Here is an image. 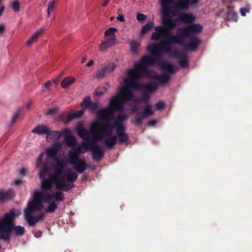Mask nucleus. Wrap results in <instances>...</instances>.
<instances>
[{
  "label": "nucleus",
  "mask_w": 252,
  "mask_h": 252,
  "mask_svg": "<svg viewBox=\"0 0 252 252\" xmlns=\"http://www.w3.org/2000/svg\"><path fill=\"white\" fill-rule=\"evenodd\" d=\"M155 57L147 55H144L140 61L134 63V68L129 69L127 71L128 78H126L124 82L126 85L131 89L143 90L141 94V101L147 103L150 99V93L155 92L158 89V85L154 82H151L143 85L138 82L139 79L144 76H148L149 71L148 66L155 64Z\"/></svg>",
  "instance_id": "nucleus-1"
},
{
  "label": "nucleus",
  "mask_w": 252,
  "mask_h": 252,
  "mask_svg": "<svg viewBox=\"0 0 252 252\" xmlns=\"http://www.w3.org/2000/svg\"><path fill=\"white\" fill-rule=\"evenodd\" d=\"M136 101V98L133 93L129 89L124 87L119 94L113 97L110 101L109 107L101 109L97 113L99 119L110 121L113 118L116 111H123L127 101Z\"/></svg>",
  "instance_id": "nucleus-2"
},
{
  "label": "nucleus",
  "mask_w": 252,
  "mask_h": 252,
  "mask_svg": "<svg viewBox=\"0 0 252 252\" xmlns=\"http://www.w3.org/2000/svg\"><path fill=\"white\" fill-rule=\"evenodd\" d=\"M155 32H154L151 35V40L157 41L160 40V44L164 46L165 53L171 54L173 51L171 50L172 44H179L180 45H185L184 39L185 38L183 32L179 30V28L177 30L176 34H173L172 31L167 30H158L154 29Z\"/></svg>",
  "instance_id": "nucleus-3"
},
{
  "label": "nucleus",
  "mask_w": 252,
  "mask_h": 252,
  "mask_svg": "<svg viewBox=\"0 0 252 252\" xmlns=\"http://www.w3.org/2000/svg\"><path fill=\"white\" fill-rule=\"evenodd\" d=\"M114 127V124L102 123L98 121L93 122L90 125V136L92 134L93 138L99 141L108 136V138L104 141V143L108 149H112L117 142V136L112 134Z\"/></svg>",
  "instance_id": "nucleus-4"
},
{
  "label": "nucleus",
  "mask_w": 252,
  "mask_h": 252,
  "mask_svg": "<svg viewBox=\"0 0 252 252\" xmlns=\"http://www.w3.org/2000/svg\"><path fill=\"white\" fill-rule=\"evenodd\" d=\"M88 149L87 144L83 142L82 145L80 144L68 152L69 162L74 166L75 169L79 173H83L87 168L85 159L79 158L80 154L85 153Z\"/></svg>",
  "instance_id": "nucleus-5"
},
{
  "label": "nucleus",
  "mask_w": 252,
  "mask_h": 252,
  "mask_svg": "<svg viewBox=\"0 0 252 252\" xmlns=\"http://www.w3.org/2000/svg\"><path fill=\"white\" fill-rule=\"evenodd\" d=\"M77 133L90 146L93 159L96 161H100L104 156V152L100 146L97 145L96 143L98 140L93 138L91 139L90 131L81 126H77Z\"/></svg>",
  "instance_id": "nucleus-6"
},
{
  "label": "nucleus",
  "mask_w": 252,
  "mask_h": 252,
  "mask_svg": "<svg viewBox=\"0 0 252 252\" xmlns=\"http://www.w3.org/2000/svg\"><path fill=\"white\" fill-rule=\"evenodd\" d=\"M67 162L64 160H60L53 164L55 173L51 176L55 180L57 183V189L63 191H69L74 187V184H66L65 178L62 176L63 170L66 166Z\"/></svg>",
  "instance_id": "nucleus-7"
},
{
  "label": "nucleus",
  "mask_w": 252,
  "mask_h": 252,
  "mask_svg": "<svg viewBox=\"0 0 252 252\" xmlns=\"http://www.w3.org/2000/svg\"><path fill=\"white\" fill-rule=\"evenodd\" d=\"M46 191L43 190H35L36 193L40 195L39 198L42 203L43 202L50 203L52 199H54L55 201L59 202H63L65 199L64 194L62 190L58 189L53 193H50Z\"/></svg>",
  "instance_id": "nucleus-8"
},
{
  "label": "nucleus",
  "mask_w": 252,
  "mask_h": 252,
  "mask_svg": "<svg viewBox=\"0 0 252 252\" xmlns=\"http://www.w3.org/2000/svg\"><path fill=\"white\" fill-rule=\"evenodd\" d=\"M16 226L14 220L5 221L3 217L0 219V233L4 236L3 238H7L9 241L13 230Z\"/></svg>",
  "instance_id": "nucleus-9"
},
{
  "label": "nucleus",
  "mask_w": 252,
  "mask_h": 252,
  "mask_svg": "<svg viewBox=\"0 0 252 252\" xmlns=\"http://www.w3.org/2000/svg\"><path fill=\"white\" fill-rule=\"evenodd\" d=\"M39 197L40 195L35 191L32 200L29 201L27 208L24 209V215L32 214L34 211H40L42 210L43 204Z\"/></svg>",
  "instance_id": "nucleus-10"
},
{
  "label": "nucleus",
  "mask_w": 252,
  "mask_h": 252,
  "mask_svg": "<svg viewBox=\"0 0 252 252\" xmlns=\"http://www.w3.org/2000/svg\"><path fill=\"white\" fill-rule=\"evenodd\" d=\"M183 32L185 38L190 37L192 33H198L202 32V26L198 24L193 23L185 27L179 28Z\"/></svg>",
  "instance_id": "nucleus-11"
},
{
  "label": "nucleus",
  "mask_w": 252,
  "mask_h": 252,
  "mask_svg": "<svg viewBox=\"0 0 252 252\" xmlns=\"http://www.w3.org/2000/svg\"><path fill=\"white\" fill-rule=\"evenodd\" d=\"M154 114V111L152 109V105L150 104H147L146 107L144 109L143 112L141 113H138L137 116L135 117L134 124L138 126L142 125V121L150 116Z\"/></svg>",
  "instance_id": "nucleus-12"
},
{
  "label": "nucleus",
  "mask_w": 252,
  "mask_h": 252,
  "mask_svg": "<svg viewBox=\"0 0 252 252\" xmlns=\"http://www.w3.org/2000/svg\"><path fill=\"white\" fill-rule=\"evenodd\" d=\"M62 145L59 143H57L53 145L50 148L47 149L46 151L47 157L56 162H58L60 160L63 159L58 157V152L61 148Z\"/></svg>",
  "instance_id": "nucleus-13"
},
{
  "label": "nucleus",
  "mask_w": 252,
  "mask_h": 252,
  "mask_svg": "<svg viewBox=\"0 0 252 252\" xmlns=\"http://www.w3.org/2000/svg\"><path fill=\"white\" fill-rule=\"evenodd\" d=\"M147 50L152 56L156 57H161L162 52L165 53L164 46L160 45V42L158 44H151L147 47Z\"/></svg>",
  "instance_id": "nucleus-14"
},
{
  "label": "nucleus",
  "mask_w": 252,
  "mask_h": 252,
  "mask_svg": "<svg viewBox=\"0 0 252 252\" xmlns=\"http://www.w3.org/2000/svg\"><path fill=\"white\" fill-rule=\"evenodd\" d=\"M24 217L29 225L31 226H34L37 222L44 220L45 214L43 212H41L36 216H32V214H25Z\"/></svg>",
  "instance_id": "nucleus-15"
},
{
  "label": "nucleus",
  "mask_w": 252,
  "mask_h": 252,
  "mask_svg": "<svg viewBox=\"0 0 252 252\" xmlns=\"http://www.w3.org/2000/svg\"><path fill=\"white\" fill-rule=\"evenodd\" d=\"M170 56L176 58L179 60V64L182 68H186L189 66V62L187 60L186 54L178 51L172 52L169 54Z\"/></svg>",
  "instance_id": "nucleus-16"
},
{
  "label": "nucleus",
  "mask_w": 252,
  "mask_h": 252,
  "mask_svg": "<svg viewBox=\"0 0 252 252\" xmlns=\"http://www.w3.org/2000/svg\"><path fill=\"white\" fill-rule=\"evenodd\" d=\"M189 37L190 39L189 42L187 44L185 43V45L182 46L185 47L189 51L193 52L196 50L201 42L200 39L195 36H190Z\"/></svg>",
  "instance_id": "nucleus-17"
},
{
  "label": "nucleus",
  "mask_w": 252,
  "mask_h": 252,
  "mask_svg": "<svg viewBox=\"0 0 252 252\" xmlns=\"http://www.w3.org/2000/svg\"><path fill=\"white\" fill-rule=\"evenodd\" d=\"M40 179L41 180V189L39 190H49L52 189L54 183L57 188V182L51 175L48 178L44 177Z\"/></svg>",
  "instance_id": "nucleus-18"
},
{
  "label": "nucleus",
  "mask_w": 252,
  "mask_h": 252,
  "mask_svg": "<svg viewBox=\"0 0 252 252\" xmlns=\"http://www.w3.org/2000/svg\"><path fill=\"white\" fill-rule=\"evenodd\" d=\"M116 136L118 138L119 143L121 144L127 142L129 139L128 134L125 132L126 127H115Z\"/></svg>",
  "instance_id": "nucleus-19"
},
{
  "label": "nucleus",
  "mask_w": 252,
  "mask_h": 252,
  "mask_svg": "<svg viewBox=\"0 0 252 252\" xmlns=\"http://www.w3.org/2000/svg\"><path fill=\"white\" fill-rule=\"evenodd\" d=\"M63 133L65 137L64 141L70 147H74L77 145V141L74 137L71 135V131L68 128H64Z\"/></svg>",
  "instance_id": "nucleus-20"
},
{
  "label": "nucleus",
  "mask_w": 252,
  "mask_h": 252,
  "mask_svg": "<svg viewBox=\"0 0 252 252\" xmlns=\"http://www.w3.org/2000/svg\"><path fill=\"white\" fill-rule=\"evenodd\" d=\"M116 41V38L114 37H110L106 40L102 41L99 46L100 51L104 52L108 48L115 45Z\"/></svg>",
  "instance_id": "nucleus-21"
},
{
  "label": "nucleus",
  "mask_w": 252,
  "mask_h": 252,
  "mask_svg": "<svg viewBox=\"0 0 252 252\" xmlns=\"http://www.w3.org/2000/svg\"><path fill=\"white\" fill-rule=\"evenodd\" d=\"M153 78L158 80L161 85L168 84L171 80L170 76L167 73H162L161 75H159L155 73Z\"/></svg>",
  "instance_id": "nucleus-22"
},
{
  "label": "nucleus",
  "mask_w": 252,
  "mask_h": 252,
  "mask_svg": "<svg viewBox=\"0 0 252 252\" xmlns=\"http://www.w3.org/2000/svg\"><path fill=\"white\" fill-rule=\"evenodd\" d=\"M159 64L161 68L167 72L174 73L177 71V67L170 63L161 61Z\"/></svg>",
  "instance_id": "nucleus-23"
},
{
  "label": "nucleus",
  "mask_w": 252,
  "mask_h": 252,
  "mask_svg": "<svg viewBox=\"0 0 252 252\" xmlns=\"http://www.w3.org/2000/svg\"><path fill=\"white\" fill-rule=\"evenodd\" d=\"M195 20V18L191 14L180 13L179 14V21L187 24L192 23Z\"/></svg>",
  "instance_id": "nucleus-24"
},
{
  "label": "nucleus",
  "mask_w": 252,
  "mask_h": 252,
  "mask_svg": "<svg viewBox=\"0 0 252 252\" xmlns=\"http://www.w3.org/2000/svg\"><path fill=\"white\" fill-rule=\"evenodd\" d=\"M21 212L19 210L12 209L9 213L4 214L3 218L5 221H10L12 220H14L15 217L19 216Z\"/></svg>",
  "instance_id": "nucleus-25"
},
{
  "label": "nucleus",
  "mask_w": 252,
  "mask_h": 252,
  "mask_svg": "<svg viewBox=\"0 0 252 252\" xmlns=\"http://www.w3.org/2000/svg\"><path fill=\"white\" fill-rule=\"evenodd\" d=\"M14 196V192L12 189H9L6 191H0V203L11 199Z\"/></svg>",
  "instance_id": "nucleus-26"
},
{
  "label": "nucleus",
  "mask_w": 252,
  "mask_h": 252,
  "mask_svg": "<svg viewBox=\"0 0 252 252\" xmlns=\"http://www.w3.org/2000/svg\"><path fill=\"white\" fill-rule=\"evenodd\" d=\"M128 117V115L126 114L119 115L114 123L115 127H126L123 122L127 120Z\"/></svg>",
  "instance_id": "nucleus-27"
},
{
  "label": "nucleus",
  "mask_w": 252,
  "mask_h": 252,
  "mask_svg": "<svg viewBox=\"0 0 252 252\" xmlns=\"http://www.w3.org/2000/svg\"><path fill=\"white\" fill-rule=\"evenodd\" d=\"M49 129V128L46 126L41 125L36 126L32 129V132L38 135L46 134L47 136Z\"/></svg>",
  "instance_id": "nucleus-28"
},
{
  "label": "nucleus",
  "mask_w": 252,
  "mask_h": 252,
  "mask_svg": "<svg viewBox=\"0 0 252 252\" xmlns=\"http://www.w3.org/2000/svg\"><path fill=\"white\" fill-rule=\"evenodd\" d=\"M62 135V133L59 131H52L49 129L46 139L47 140H58Z\"/></svg>",
  "instance_id": "nucleus-29"
},
{
  "label": "nucleus",
  "mask_w": 252,
  "mask_h": 252,
  "mask_svg": "<svg viewBox=\"0 0 252 252\" xmlns=\"http://www.w3.org/2000/svg\"><path fill=\"white\" fill-rule=\"evenodd\" d=\"M189 5V0H177L174 8L178 9H188Z\"/></svg>",
  "instance_id": "nucleus-30"
},
{
  "label": "nucleus",
  "mask_w": 252,
  "mask_h": 252,
  "mask_svg": "<svg viewBox=\"0 0 252 252\" xmlns=\"http://www.w3.org/2000/svg\"><path fill=\"white\" fill-rule=\"evenodd\" d=\"M45 30L44 28H42L37 30L34 34L31 37V38L27 42V45L31 46L33 42H35L39 36Z\"/></svg>",
  "instance_id": "nucleus-31"
},
{
  "label": "nucleus",
  "mask_w": 252,
  "mask_h": 252,
  "mask_svg": "<svg viewBox=\"0 0 252 252\" xmlns=\"http://www.w3.org/2000/svg\"><path fill=\"white\" fill-rule=\"evenodd\" d=\"M75 81V79L71 76L64 78L61 82V86L63 89H67Z\"/></svg>",
  "instance_id": "nucleus-32"
},
{
  "label": "nucleus",
  "mask_w": 252,
  "mask_h": 252,
  "mask_svg": "<svg viewBox=\"0 0 252 252\" xmlns=\"http://www.w3.org/2000/svg\"><path fill=\"white\" fill-rule=\"evenodd\" d=\"M78 175L75 172H69L66 174L65 181H66L67 184H74V182L77 179Z\"/></svg>",
  "instance_id": "nucleus-33"
},
{
  "label": "nucleus",
  "mask_w": 252,
  "mask_h": 252,
  "mask_svg": "<svg viewBox=\"0 0 252 252\" xmlns=\"http://www.w3.org/2000/svg\"><path fill=\"white\" fill-rule=\"evenodd\" d=\"M50 170L48 165L46 164H43L42 169L39 172V177L40 179L45 177L46 175L49 174Z\"/></svg>",
  "instance_id": "nucleus-34"
},
{
  "label": "nucleus",
  "mask_w": 252,
  "mask_h": 252,
  "mask_svg": "<svg viewBox=\"0 0 252 252\" xmlns=\"http://www.w3.org/2000/svg\"><path fill=\"white\" fill-rule=\"evenodd\" d=\"M154 26V23L152 21L148 22L145 25L143 26L141 29V33L142 34L147 33L149 31L152 30Z\"/></svg>",
  "instance_id": "nucleus-35"
},
{
  "label": "nucleus",
  "mask_w": 252,
  "mask_h": 252,
  "mask_svg": "<svg viewBox=\"0 0 252 252\" xmlns=\"http://www.w3.org/2000/svg\"><path fill=\"white\" fill-rule=\"evenodd\" d=\"M85 113L84 108L82 109L75 113L69 114L68 116V118L69 121L76 118H79L83 116Z\"/></svg>",
  "instance_id": "nucleus-36"
},
{
  "label": "nucleus",
  "mask_w": 252,
  "mask_h": 252,
  "mask_svg": "<svg viewBox=\"0 0 252 252\" xmlns=\"http://www.w3.org/2000/svg\"><path fill=\"white\" fill-rule=\"evenodd\" d=\"M47 207L45 209V212L47 213H54L58 208V204L55 201L49 203Z\"/></svg>",
  "instance_id": "nucleus-37"
},
{
  "label": "nucleus",
  "mask_w": 252,
  "mask_h": 252,
  "mask_svg": "<svg viewBox=\"0 0 252 252\" xmlns=\"http://www.w3.org/2000/svg\"><path fill=\"white\" fill-rule=\"evenodd\" d=\"M130 44L132 53L134 54L137 53L140 44L135 41H131Z\"/></svg>",
  "instance_id": "nucleus-38"
},
{
  "label": "nucleus",
  "mask_w": 252,
  "mask_h": 252,
  "mask_svg": "<svg viewBox=\"0 0 252 252\" xmlns=\"http://www.w3.org/2000/svg\"><path fill=\"white\" fill-rule=\"evenodd\" d=\"M116 68V64L113 63H109L105 67L102 68L106 73L113 72Z\"/></svg>",
  "instance_id": "nucleus-39"
},
{
  "label": "nucleus",
  "mask_w": 252,
  "mask_h": 252,
  "mask_svg": "<svg viewBox=\"0 0 252 252\" xmlns=\"http://www.w3.org/2000/svg\"><path fill=\"white\" fill-rule=\"evenodd\" d=\"M117 29L115 28H110L108 30H106L104 33L105 36H110V37H116V35L115 32H117Z\"/></svg>",
  "instance_id": "nucleus-40"
},
{
  "label": "nucleus",
  "mask_w": 252,
  "mask_h": 252,
  "mask_svg": "<svg viewBox=\"0 0 252 252\" xmlns=\"http://www.w3.org/2000/svg\"><path fill=\"white\" fill-rule=\"evenodd\" d=\"M13 231L16 235L23 236L25 233V229L24 227L18 225L15 228Z\"/></svg>",
  "instance_id": "nucleus-41"
},
{
  "label": "nucleus",
  "mask_w": 252,
  "mask_h": 252,
  "mask_svg": "<svg viewBox=\"0 0 252 252\" xmlns=\"http://www.w3.org/2000/svg\"><path fill=\"white\" fill-rule=\"evenodd\" d=\"M91 99L90 96L86 97L81 103V107L85 109L88 108L91 103Z\"/></svg>",
  "instance_id": "nucleus-42"
},
{
  "label": "nucleus",
  "mask_w": 252,
  "mask_h": 252,
  "mask_svg": "<svg viewBox=\"0 0 252 252\" xmlns=\"http://www.w3.org/2000/svg\"><path fill=\"white\" fill-rule=\"evenodd\" d=\"M55 7V1H50L48 3V8L47 9V17L50 16L51 12L53 11Z\"/></svg>",
  "instance_id": "nucleus-43"
},
{
  "label": "nucleus",
  "mask_w": 252,
  "mask_h": 252,
  "mask_svg": "<svg viewBox=\"0 0 252 252\" xmlns=\"http://www.w3.org/2000/svg\"><path fill=\"white\" fill-rule=\"evenodd\" d=\"M106 74V72L102 68L96 71L95 77L98 79H102L105 77Z\"/></svg>",
  "instance_id": "nucleus-44"
},
{
  "label": "nucleus",
  "mask_w": 252,
  "mask_h": 252,
  "mask_svg": "<svg viewBox=\"0 0 252 252\" xmlns=\"http://www.w3.org/2000/svg\"><path fill=\"white\" fill-rule=\"evenodd\" d=\"M21 110V109H19L15 113L14 115L13 116L11 119V124H13L16 123L18 120L19 119L20 116Z\"/></svg>",
  "instance_id": "nucleus-45"
},
{
  "label": "nucleus",
  "mask_w": 252,
  "mask_h": 252,
  "mask_svg": "<svg viewBox=\"0 0 252 252\" xmlns=\"http://www.w3.org/2000/svg\"><path fill=\"white\" fill-rule=\"evenodd\" d=\"M20 3L18 0H14L12 3V8L15 12H19L20 11Z\"/></svg>",
  "instance_id": "nucleus-46"
},
{
  "label": "nucleus",
  "mask_w": 252,
  "mask_h": 252,
  "mask_svg": "<svg viewBox=\"0 0 252 252\" xmlns=\"http://www.w3.org/2000/svg\"><path fill=\"white\" fill-rule=\"evenodd\" d=\"M155 106L158 110H162L164 109L165 104L163 101H159L156 104Z\"/></svg>",
  "instance_id": "nucleus-47"
},
{
  "label": "nucleus",
  "mask_w": 252,
  "mask_h": 252,
  "mask_svg": "<svg viewBox=\"0 0 252 252\" xmlns=\"http://www.w3.org/2000/svg\"><path fill=\"white\" fill-rule=\"evenodd\" d=\"M44 155V153L43 152L40 154L38 158L36 160V165L37 167L41 165H43V158Z\"/></svg>",
  "instance_id": "nucleus-48"
},
{
  "label": "nucleus",
  "mask_w": 252,
  "mask_h": 252,
  "mask_svg": "<svg viewBox=\"0 0 252 252\" xmlns=\"http://www.w3.org/2000/svg\"><path fill=\"white\" fill-rule=\"evenodd\" d=\"M98 108V103L97 102H92L89 108L91 111H94L96 110Z\"/></svg>",
  "instance_id": "nucleus-49"
},
{
  "label": "nucleus",
  "mask_w": 252,
  "mask_h": 252,
  "mask_svg": "<svg viewBox=\"0 0 252 252\" xmlns=\"http://www.w3.org/2000/svg\"><path fill=\"white\" fill-rule=\"evenodd\" d=\"M58 108L55 107L51 109H50L48 111V112L46 113V115H54L58 111Z\"/></svg>",
  "instance_id": "nucleus-50"
},
{
  "label": "nucleus",
  "mask_w": 252,
  "mask_h": 252,
  "mask_svg": "<svg viewBox=\"0 0 252 252\" xmlns=\"http://www.w3.org/2000/svg\"><path fill=\"white\" fill-rule=\"evenodd\" d=\"M136 18L138 21L142 22L146 19V15L141 13H138L137 14Z\"/></svg>",
  "instance_id": "nucleus-51"
},
{
  "label": "nucleus",
  "mask_w": 252,
  "mask_h": 252,
  "mask_svg": "<svg viewBox=\"0 0 252 252\" xmlns=\"http://www.w3.org/2000/svg\"><path fill=\"white\" fill-rule=\"evenodd\" d=\"M240 12L242 16H245L246 15V13L249 12V11L247 8H242L240 9Z\"/></svg>",
  "instance_id": "nucleus-52"
},
{
  "label": "nucleus",
  "mask_w": 252,
  "mask_h": 252,
  "mask_svg": "<svg viewBox=\"0 0 252 252\" xmlns=\"http://www.w3.org/2000/svg\"><path fill=\"white\" fill-rule=\"evenodd\" d=\"M163 0H160L159 3L160 5H162ZM167 4H172L174 3V0H163Z\"/></svg>",
  "instance_id": "nucleus-53"
},
{
  "label": "nucleus",
  "mask_w": 252,
  "mask_h": 252,
  "mask_svg": "<svg viewBox=\"0 0 252 252\" xmlns=\"http://www.w3.org/2000/svg\"><path fill=\"white\" fill-rule=\"evenodd\" d=\"M33 233L34 234L35 237H36V238L40 237L42 235L41 231H39V230H38V231L34 230L33 231Z\"/></svg>",
  "instance_id": "nucleus-54"
},
{
  "label": "nucleus",
  "mask_w": 252,
  "mask_h": 252,
  "mask_svg": "<svg viewBox=\"0 0 252 252\" xmlns=\"http://www.w3.org/2000/svg\"><path fill=\"white\" fill-rule=\"evenodd\" d=\"M27 170L25 167H22L20 170V174L21 175L25 176L26 174Z\"/></svg>",
  "instance_id": "nucleus-55"
},
{
  "label": "nucleus",
  "mask_w": 252,
  "mask_h": 252,
  "mask_svg": "<svg viewBox=\"0 0 252 252\" xmlns=\"http://www.w3.org/2000/svg\"><path fill=\"white\" fill-rule=\"evenodd\" d=\"M117 19L121 22H124L125 21V19L123 15H119V16L117 17Z\"/></svg>",
  "instance_id": "nucleus-56"
},
{
  "label": "nucleus",
  "mask_w": 252,
  "mask_h": 252,
  "mask_svg": "<svg viewBox=\"0 0 252 252\" xmlns=\"http://www.w3.org/2000/svg\"><path fill=\"white\" fill-rule=\"evenodd\" d=\"M156 124H157V121L156 120H151L148 122V126H155Z\"/></svg>",
  "instance_id": "nucleus-57"
},
{
  "label": "nucleus",
  "mask_w": 252,
  "mask_h": 252,
  "mask_svg": "<svg viewBox=\"0 0 252 252\" xmlns=\"http://www.w3.org/2000/svg\"><path fill=\"white\" fill-rule=\"evenodd\" d=\"M52 85V83L51 81H47L44 85L46 89H49Z\"/></svg>",
  "instance_id": "nucleus-58"
},
{
  "label": "nucleus",
  "mask_w": 252,
  "mask_h": 252,
  "mask_svg": "<svg viewBox=\"0 0 252 252\" xmlns=\"http://www.w3.org/2000/svg\"><path fill=\"white\" fill-rule=\"evenodd\" d=\"M198 2V0H189V4L194 5Z\"/></svg>",
  "instance_id": "nucleus-59"
},
{
  "label": "nucleus",
  "mask_w": 252,
  "mask_h": 252,
  "mask_svg": "<svg viewBox=\"0 0 252 252\" xmlns=\"http://www.w3.org/2000/svg\"><path fill=\"white\" fill-rule=\"evenodd\" d=\"M5 29V26L4 25L1 24L0 25V33H3Z\"/></svg>",
  "instance_id": "nucleus-60"
},
{
  "label": "nucleus",
  "mask_w": 252,
  "mask_h": 252,
  "mask_svg": "<svg viewBox=\"0 0 252 252\" xmlns=\"http://www.w3.org/2000/svg\"><path fill=\"white\" fill-rule=\"evenodd\" d=\"M14 183L16 185L18 186L22 184V181L20 179H17L15 180Z\"/></svg>",
  "instance_id": "nucleus-61"
},
{
  "label": "nucleus",
  "mask_w": 252,
  "mask_h": 252,
  "mask_svg": "<svg viewBox=\"0 0 252 252\" xmlns=\"http://www.w3.org/2000/svg\"><path fill=\"white\" fill-rule=\"evenodd\" d=\"M5 9V7L4 5H2L0 7V17L3 14L4 11Z\"/></svg>",
  "instance_id": "nucleus-62"
},
{
  "label": "nucleus",
  "mask_w": 252,
  "mask_h": 252,
  "mask_svg": "<svg viewBox=\"0 0 252 252\" xmlns=\"http://www.w3.org/2000/svg\"><path fill=\"white\" fill-rule=\"evenodd\" d=\"M94 64V61L92 60H90L89 63H87V67H90Z\"/></svg>",
  "instance_id": "nucleus-63"
},
{
  "label": "nucleus",
  "mask_w": 252,
  "mask_h": 252,
  "mask_svg": "<svg viewBox=\"0 0 252 252\" xmlns=\"http://www.w3.org/2000/svg\"><path fill=\"white\" fill-rule=\"evenodd\" d=\"M110 0H105L104 2L102 3V6L103 7L106 6L108 5V3L109 2Z\"/></svg>",
  "instance_id": "nucleus-64"
}]
</instances>
